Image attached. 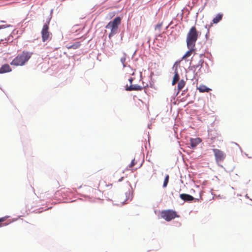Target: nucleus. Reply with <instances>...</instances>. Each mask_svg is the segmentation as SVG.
I'll return each instance as SVG.
<instances>
[{
	"label": "nucleus",
	"instance_id": "nucleus-1",
	"mask_svg": "<svg viewBox=\"0 0 252 252\" xmlns=\"http://www.w3.org/2000/svg\"><path fill=\"white\" fill-rule=\"evenodd\" d=\"M32 55V52L23 51L18 54L10 63L11 65L23 66L30 60Z\"/></svg>",
	"mask_w": 252,
	"mask_h": 252
},
{
	"label": "nucleus",
	"instance_id": "nucleus-2",
	"mask_svg": "<svg viewBox=\"0 0 252 252\" xmlns=\"http://www.w3.org/2000/svg\"><path fill=\"white\" fill-rule=\"evenodd\" d=\"M198 37V32L195 26H192L187 35L186 42L187 47L195 46Z\"/></svg>",
	"mask_w": 252,
	"mask_h": 252
},
{
	"label": "nucleus",
	"instance_id": "nucleus-3",
	"mask_svg": "<svg viewBox=\"0 0 252 252\" xmlns=\"http://www.w3.org/2000/svg\"><path fill=\"white\" fill-rule=\"evenodd\" d=\"M121 22V18L120 17H117L106 26L105 28L111 29V32L109 34V37L110 38L117 32L118 26L120 25Z\"/></svg>",
	"mask_w": 252,
	"mask_h": 252
},
{
	"label": "nucleus",
	"instance_id": "nucleus-4",
	"mask_svg": "<svg viewBox=\"0 0 252 252\" xmlns=\"http://www.w3.org/2000/svg\"><path fill=\"white\" fill-rule=\"evenodd\" d=\"M161 217L165 219L166 221H169L175 219L176 217H179L177 213L171 210H168L163 211L161 212Z\"/></svg>",
	"mask_w": 252,
	"mask_h": 252
},
{
	"label": "nucleus",
	"instance_id": "nucleus-5",
	"mask_svg": "<svg viewBox=\"0 0 252 252\" xmlns=\"http://www.w3.org/2000/svg\"><path fill=\"white\" fill-rule=\"evenodd\" d=\"M213 152L214 154L216 161L217 163L222 162L226 158V155L224 152L218 149H213Z\"/></svg>",
	"mask_w": 252,
	"mask_h": 252
},
{
	"label": "nucleus",
	"instance_id": "nucleus-6",
	"mask_svg": "<svg viewBox=\"0 0 252 252\" xmlns=\"http://www.w3.org/2000/svg\"><path fill=\"white\" fill-rule=\"evenodd\" d=\"M133 80V78L132 77H130L128 78V81L130 83V85L128 86V84H126V86L125 89L127 91H139L142 89V87L138 85H132V82Z\"/></svg>",
	"mask_w": 252,
	"mask_h": 252
},
{
	"label": "nucleus",
	"instance_id": "nucleus-7",
	"mask_svg": "<svg viewBox=\"0 0 252 252\" xmlns=\"http://www.w3.org/2000/svg\"><path fill=\"white\" fill-rule=\"evenodd\" d=\"M41 34L42 41L45 42L49 39L50 34L49 32V26L47 24L44 25Z\"/></svg>",
	"mask_w": 252,
	"mask_h": 252
},
{
	"label": "nucleus",
	"instance_id": "nucleus-8",
	"mask_svg": "<svg viewBox=\"0 0 252 252\" xmlns=\"http://www.w3.org/2000/svg\"><path fill=\"white\" fill-rule=\"evenodd\" d=\"M201 139L198 137L195 138H190V142L191 148H195L197 145H198L201 142Z\"/></svg>",
	"mask_w": 252,
	"mask_h": 252
},
{
	"label": "nucleus",
	"instance_id": "nucleus-9",
	"mask_svg": "<svg viewBox=\"0 0 252 252\" xmlns=\"http://www.w3.org/2000/svg\"><path fill=\"white\" fill-rule=\"evenodd\" d=\"M11 71V68L8 64H4L0 68V74L9 72Z\"/></svg>",
	"mask_w": 252,
	"mask_h": 252
},
{
	"label": "nucleus",
	"instance_id": "nucleus-10",
	"mask_svg": "<svg viewBox=\"0 0 252 252\" xmlns=\"http://www.w3.org/2000/svg\"><path fill=\"white\" fill-rule=\"evenodd\" d=\"M189 49V51H188L182 57V60H185L188 58V57H190L192 53L195 51V46H191V47H188Z\"/></svg>",
	"mask_w": 252,
	"mask_h": 252
},
{
	"label": "nucleus",
	"instance_id": "nucleus-11",
	"mask_svg": "<svg viewBox=\"0 0 252 252\" xmlns=\"http://www.w3.org/2000/svg\"><path fill=\"white\" fill-rule=\"evenodd\" d=\"M180 197L182 199L186 201H192L194 199V197L192 196L185 193L181 194Z\"/></svg>",
	"mask_w": 252,
	"mask_h": 252
},
{
	"label": "nucleus",
	"instance_id": "nucleus-12",
	"mask_svg": "<svg viewBox=\"0 0 252 252\" xmlns=\"http://www.w3.org/2000/svg\"><path fill=\"white\" fill-rule=\"evenodd\" d=\"M197 89L201 93H205V92L208 93L211 90V89L207 87L204 85H200L199 86L197 87Z\"/></svg>",
	"mask_w": 252,
	"mask_h": 252
},
{
	"label": "nucleus",
	"instance_id": "nucleus-13",
	"mask_svg": "<svg viewBox=\"0 0 252 252\" xmlns=\"http://www.w3.org/2000/svg\"><path fill=\"white\" fill-rule=\"evenodd\" d=\"M179 79H180L179 75L178 74L177 70L176 69L175 71V74H174V76L173 78V80H172V85H175L177 83V82L179 81Z\"/></svg>",
	"mask_w": 252,
	"mask_h": 252
},
{
	"label": "nucleus",
	"instance_id": "nucleus-14",
	"mask_svg": "<svg viewBox=\"0 0 252 252\" xmlns=\"http://www.w3.org/2000/svg\"><path fill=\"white\" fill-rule=\"evenodd\" d=\"M8 217H4L0 218V227L7 225L10 223L9 222H6V220Z\"/></svg>",
	"mask_w": 252,
	"mask_h": 252
},
{
	"label": "nucleus",
	"instance_id": "nucleus-15",
	"mask_svg": "<svg viewBox=\"0 0 252 252\" xmlns=\"http://www.w3.org/2000/svg\"><path fill=\"white\" fill-rule=\"evenodd\" d=\"M223 15L222 14H218L216 17L213 19L212 22L214 24H217L222 18Z\"/></svg>",
	"mask_w": 252,
	"mask_h": 252
},
{
	"label": "nucleus",
	"instance_id": "nucleus-16",
	"mask_svg": "<svg viewBox=\"0 0 252 252\" xmlns=\"http://www.w3.org/2000/svg\"><path fill=\"white\" fill-rule=\"evenodd\" d=\"M186 85V82L183 80H181L178 84V92L181 91Z\"/></svg>",
	"mask_w": 252,
	"mask_h": 252
},
{
	"label": "nucleus",
	"instance_id": "nucleus-17",
	"mask_svg": "<svg viewBox=\"0 0 252 252\" xmlns=\"http://www.w3.org/2000/svg\"><path fill=\"white\" fill-rule=\"evenodd\" d=\"M61 193H63L65 196H69L71 192L70 189L68 188H63L61 189Z\"/></svg>",
	"mask_w": 252,
	"mask_h": 252
},
{
	"label": "nucleus",
	"instance_id": "nucleus-18",
	"mask_svg": "<svg viewBox=\"0 0 252 252\" xmlns=\"http://www.w3.org/2000/svg\"><path fill=\"white\" fill-rule=\"evenodd\" d=\"M80 45H81L80 42H77L71 45L67 46V48L68 49H77L78 48H79L80 46Z\"/></svg>",
	"mask_w": 252,
	"mask_h": 252
},
{
	"label": "nucleus",
	"instance_id": "nucleus-19",
	"mask_svg": "<svg viewBox=\"0 0 252 252\" xmlns=\"http://www.w3.org/2000/svg\"><path fill=\"white\" fill-rule=\"evenodd\" d=\"M127 55L126 54L124 53L123 56L120 59V61L121 63H122L123 67H126V57Z\"/></svg>",
	"mask_w": 252,
	"mask_h": 252
},
{
	"label": "nucleus",
	"instance_id": "nucleus-20",
	"mask_svg": "<svg viewBox=\"0 0 252 252\" xmlns=\"http://www.w3.org/2000/svg\"><path fill=\"white\" fill-rule=\"evenodd\" d=\"M169 177L168 175H166L165 178L164 179V182H163V187L164 188H165L167 185V184H168V181H169Z\"/></svg>",
	"mask_w": 252,
	"mask_h": 252
},
{
	"label": "nucleus",
	"instance_id": "nucleus-21",
	"mask_svg": "<svg viewBox=\"0 0 252 252\" xmlns=\"http://www.w3.org/2000/svg\"><path fill=\"white\" fill-rule=\"evenodd\" d=\"M162 26V23L158 24L156 26V27H155V30L156 31H158V32H160Z\"/></svg>",
	"mask_w": 252,
	"mask_h": 252
},
{
	"label": "nucleus",
	"instance_id": "nucleus-22",
	"mask_svg": "<svg viewBox=\"0 0 252 252\" xmlns=\"http://www.w3.org/2000/svg\"><path fill=\"white\" fill-rule=\"evenodd\" d=\"M135 164H136V162H135V159H133L131 161V163H130V164L129 165V167H132L133 166H134L135 165Z\"/></svg>",
	"mask_w": 252,
	"mask_h": 252
},
{
	"label": "nucleus",
	"instance_id": "nucleus-23",
	"mask_svg": "<svg viewBox=\"0 0 252 252\" xmlns=\"http://www.w3.org/2000/svg\"><path fill=\"white\" fill-rule=\"evenodd\" d=\"M11 26L10 25H1V26H0V30L2 29H4V28H7V27H10Z\"/></svg>",
	"mask_w": 252,
	"mask_h": 252
},
{
	"label": "nucleus",
	"instance_id": "nucleus-24",
	"mask_svg": "<svg viewBox=\"0 0 252 252\" xmlns=\"http://www.w3.org/2000/svg\"><path fill=\"white\" fill-rule=\"evenodd\" d=\"M129 69L130 70H129V74L130 75H134V71L132 68H131L130 67H129Z\"/></svg>",
	"mask_w": 252,
	"mask_h": 252
},
{
	"label": "nucleus",
	"instance_id": "nucleus-25",
	"mask_svg": "<svg viewBox=\"0 0 252 252\" xmlns=\"http://www.w3.org/2000/svg\"><path fill=\"white\" fill-rule=\"evenodd\" d=\"M123 178H121V179L119 180V181H122V180L123 179Z\"/></svg>",
	"mask_w": 252,
	"mask_h": 252
}]
</instances>
